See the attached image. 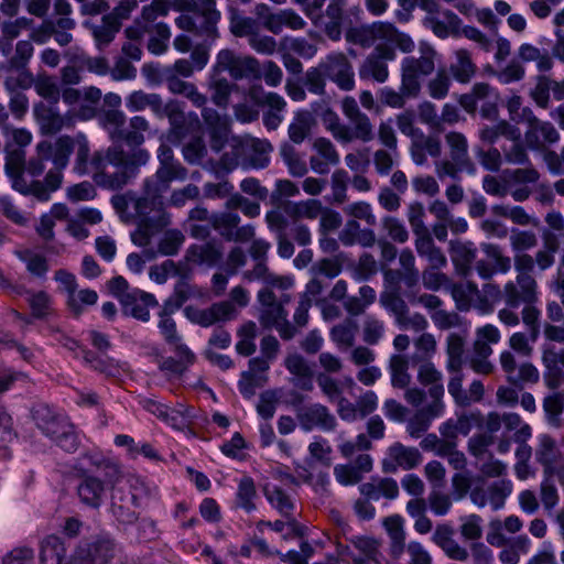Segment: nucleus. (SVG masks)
I'll return each mask as SVG.
<instances>
[{
  "label": "nucleus",
  "instance_id": "obj_39",
  "mask_svg": "<svg viewBox=\"0 0 564 564\" xmlns=\"http://www.w3.org/2000/svg\"><path fill=\"white\" fill-rule=\"evenodd\" d=\"M500 135L517 141L521 138V132L519 128L510 124L506 120H501L492 127L485 126L479 132L480 139L489 144H494Z\"/></svg>",
  "mask_w": 564,
  "mask_h": 564
},
{
  "label": "nucleus",
  "instance_id": "obj_40",
  "mask_svg": "<svg viewBox=\"0 0 564 564\" xmlns=\"http://www.w3.org/2000/svg\"><path fill=\"white\" fill-rule=\"evenodd\" d=\"M34 53L31 41H19L15 45L14 54L4 63L0 64V69L12 72L13 69H24Z\"/></svg>",
  "mask_w": 564,
  "mask_h": 564
},
{
  "label": "nucleus",
  "instance_id": "obj_19",
  "mask_svg": "<svg viewBox=\"0 0 564 564\" xmlns=\"http://www.w3.org/2000/svg\"><path fill=\"white\" fill-rule=\"evenodd\" d=\"M389 457L392 462L383 460L386 473H394L398 467L409 470L416 467L422 460V455L417 448L406 447L399 442L389 447Z\"/></svg>",
  "mask_w": 564,
  "mask_h": 564
},
{
  "label": "nucleus",
  "instance_id": "obj_28",
  "mask_svg": "<svg viewBox=\"0 0 564 564\" xmlns=\"http://www.w3.org/2000/svg\"><path fill=\"white\" fill-rule=\"evenodd\" d=\"M352 127H343L338 132V140L350 142L355 139L369 142L373 138L372 126L366 113L350 120Z\"/></svg>",
  "mask_w": 564,
  "mask_h": 564
},
{
  "label": "nucleus",
  "instance_id": "obj_59",
  "mask_svg": "<svg viewBox=\"0 0 564 564\" xmlns=\"http://www.w3.org/2000/svg\"><path fill=\"white\" fill-rule=\"evenodd\" d=\"M357 325L351 319H346L344 323L335 325L330 330L332 339L340 345L352 346L355 340V329Z\"/></svg>",
  "mask_w": 564,
  "mask_h": 564
},
{
  "label": "nucleus",
  "instance_id": "obj_61",
  "mask_svg": "<svg viewBox=\"0 0 564 564\" xmlns=\"http://www.w3.org/2000/svg\"><path fill=\"white\" fill-rule=\"evenodd\" d=\"M184 239L180 230H170L159 242L158 250L163 256H174L178 252Z\"/></svg>",
  "mask_w": 564,
  "mask_h": 564
},
{
  "label": "nucleus",
  "instance_id": "obj_27",
  "mask_svg": "<svg viewBox=\"0 0 564 564\" xmlns=\"http://www.w3.org/2000/svg\"><path fill=\"white\" fill-rule=\"evenodd\" d=\"M350 543L360 552L359 555H351L354 564H381L377 540L369 536H354Z\"/></svg>",
  "mask_w": 564,
  "mask_h": 564
},
{
  "label": "nucleus",
  "instance_id": "obj_45",
  "mask_svg": "<svg viewBox=\"0 0 564 564\" xmlns=\"http://www.w3.org/2000/svg\"><path fill=\"white\" fill-rule=\"evenodd\" d=\"M229 28L235 36H250L259 30L257 20L243 17L236 8L229 9Z\"/></svg>",
  "mask_w": 564,
  "mask_h": 564
},
{
  "label": "nucleus",
  "instance_id": "obj_8",
  "mask_svg": "<svg viewBox=\"0 0 564 564\" xmlns=\"http://www.w3.org/2000/svg\"><path fill=\"white\" fill-rule=\"evenodd\" d=\"M79 468H88L89 474L98 470L101 473L106 481L113 489L122 479V469L119 462L110 456L105 455L100 449H90L82 453L73 465L75 473H79Z\"/></svg>",
  "mask_w": 564,
  "mask_h": 564
},
{
  "label": "nucleus",
  "instance_id": "obj_41",
  "mask_svg": "<svg viewBox=\"0 0 564 564\" xmlns=\"http://www.w3.org/2000/svg\"><path fill=\"white\" fill-rule=\"evenodd\" d=\"M162 197L163 196H156L154 193H151L147 184L143 183V195L134 202V209L137 215L140 217V220L150 217V213L153 210L158 212V216L161 213H165L162 209Z\"/></svg>",
  "mask_w": 564,
  "mask_h": 564
},
{
  "label": "nucleus",
  "instance_id": "obj_7",
  "mask_svg": "<svg viewBox=\"0 0 564 564\" xmlns=\"http://www.w3.org/2000/svg\"><path fill=\"white\" fill-rule=\"evenodd\" d=\"M219 20L220 12L216 10V0H200L192 14L180 15L175 23L181 30L206 35L214 40L218 36L217 23Z\"/></svg>",
  "mask_w": 564,
  "mask_h": 564
},
{
  "label": "nucleus",
  "instance_id": "obj_34",
  "mask_svg": "<svg viewBox=\"0 0 564 564\" xmlns=\"http://www.w3.org/2000/svg\"><path fill=\"white\" fill-rule=\"evenodd\" d=\"M446 141L451 148V158L459 166L466 169L470 174L475 173V166L467 155V140L458 132H451L446 135Z\"/></svg>",
  "mask_w": 564,
  "mask_h": 564
},
{
  "label": "nucleus",
  "instance_id": "obj_30",
  "mask_svg": "<svg viewBox=\"0 0 564 564\" xmlns=\"http://www.w3.org/2000/svg\"><path fill=\"white\" fill-rule=\"evenodd\" d=\"M236 310L231 302L223 301L212 304L208 308L200 311L198 325L202 327H209L218 322H226L234 319Z\"/></svg>",
  "mask_w": 564,
  "mask_h": 564
},
{
  "label": "nucleus",
  "instance_id": "obj_32",
  "mask_svg": "<svg viewBox=\"0 0 564 564\" xmlns=\"http://www.w3.org/2000/svg\"><path fill=\"white\" fill-rule=\"evenodd\" d=\"M25 294L33 319H46L54 313L53 297L47 292L26 290Z\"/></svg>",
  "mask_w": 564,
  "mask_h": 564
},
{
  "label": "nucleus",
  "instance_id": "obj_46",
  "mask_svg": "<svg viewBox=\"0 0 564 564\" xmlns=\"http://www.w3.org/2000/svg\"><path fill=\"white\" fill-rule=\"evenodd\" d=\"M210 223L213 229L218 231L219 235L228 241L231 238L232 231L240 223V217L237 213L223 212L212 214Z\"/></svg>",
  "mask_w": 564,
  "mask_h": 564
},
{
  "label": "nucleus",
  "instance_id": "obj_13",
  "mask_svg": "<svg viewBox=\"0 0 564 564\" xmlns=\"http://www.w3.org/2000/svg\"><path fill=\"white\" fill-rule=\"evenodd\" d=\"M187 176V170L178 162L162 160L155 174L147 177L144 183L149 191L156 196H163L170 189L171 183L175 180L183 181Z\"/></svg>",
  "mask_w": 564,
  "mask_h": 564
},
{
  "label": "nucleus",
  "instance_id": "obj_29",
  "mask_svg": "<svg viewBox=\"0 0 564 564\" xmlns=\"http://www.w3.org/2000/svg\"><path fill=\"white\" fill-rule=\"evenodd\" d=\"M263 495L270 506L282 517L289 519L293 514L295 505L283 488L268 484L263 487Z\"/></svg>",
  "mask_w": 564,
  "mask_h": 564
},
{
  "label": "nucleus",
  "instance_id": "obj_48",
  "mask_svg": "<svg viewBox=\"0 0 564 564\" xmlns=\"http://www.w3.org/2000/svg\"><path fill=\"white\" fill-rule=\"evenodd\" d=\"M34 89L39 96L51 104H57L61 98V91L56 80L46 74H39L35 77Z\"/></svg>",
  "mask_w": 564,
  "mask_h": 564
},
{
  "label": "nucleus",
  "instance_id": "obj_33",
  "mask_svg": "<svg viewBox=\"0 0 564 564\" xmlns=\"http://www.w3.org/2000/svg\"><path fill=\"white\" fill-rule=\"evenodd\" d=\"M66 557V547L63 540L55 534L46 536L41 543V564H62Z\"/></svg>",
  "mask_w": 564,
  "mask_h": 564
},
{
  "label": "nucleus",
  "instance_id": "obj_3",
  "mask_svg": "<svg viewBox=\"0 0 564 564\" xmlns=\"http://www.w3.org/2000/svg\"><path fill=\"white\" fill-rule=\"evenodd\" d=\"M104 100L111 109L104 110L99 115V121L112 142H123L130 148L141 149L140 145L145 140L144 132L150 130L149 121L143 116H134L126 127V115L117 109L121 105L120 96L109 93Z\"/></svg>",
  "mask_w": 564,
  "mask_h": 564
},
{
  "label": "nucleus",
  "instance_id": "obj_37",
  "mask_svg": "<svg viewBox=\"0 0 564 564\" xmlns=\"http://www.w3.org/2000/svg\"><path fill=\"white\" fill-rule=\"evenodd\" d=\"M313 124L312 113L307 110L296 111L288 129V135L292 143L301 144L311 134Z\"/></svg>",
  "mask_w": 564,
  "mask_h": 564
},
{
  "label": "nucleus",
  "instance_id": "obj_64",
  "mask_svg": "<svg viewBox=\"0 0 564 564\" xmlns=\"http://www.w3.org/2000/svg\"><path fill=\"white\" fill-rule=\"evenodd\" d=\"M384 333L383 323L373 316H367L364 323L362 339L368 345H377Z\"/></svg>",
  "mask_w": 564,
  "mask_h": 564
},
{
  "label": "nucleus",
  "instance_id": "obj_12",
  "mask_svg": "<svg viewBox=\"0 0 564 564\" xmlns=\"http://www.w3.org/2000/svg\"><path fill=\"white\" fill-rule=\"evenodd\" d=\"M296 419L300 427L304 432H311L315 429L324 432L334 431L336 427V419L326 405L321 403H312L306 406H300L296 410Z\"/></svg>",
  "mask_w": 564,
  "mask_h": 564
},
{
  "label": "nucleus",
  "instance_id": "obj_15",
  "mask_svg": "<svg viewBox=\"0 0 564 564\" xmlns=\"http://www.w3.org/2000/svg\"><path fill=\"white\" fill-rule=\"evenodd\" d=\"M36 152L42 159L51 161L56 170H64L74 152L73 137L65 134L58 137L55 142L41 141L36 145Z\"/></svg>",
  "mask_w": 564,
  "mask_h": 564
},
{
  "label": "nucleus",
  "instance_id": "obj_47",
  "mask_svg": "<svg viewBox=\"0 0 564 564\" xmlns=\"http://www.w3.org/2000/svg\"><path fill=\"white\" fill-rule=\"evenodd\" d=\"M409 361L402 355H392L389 362L391 373V384L394 388L403 389L410 383V375L408 373Z\"/></svg>",
  "mask_w": 564,
  "mask_h": 564
},
{
  "label": "nucleus",
  "instance_id": "obj_44",
  "mask_svg": "<svg viewBox=\"0 0 564 564\" xmlns=\"http://www.w3.org/2000/svg\"><path fill=\"white\" fill-rule=\"evenodd\" d=\"M389 70L387 63L371 56L370 54L364 61L359 68L360 79H375L378 83H384L388 79Z\"/></svg>",
  "mask_w": 564,
  "mask_h": 564
},
{
  "label": "nucleus",
  "instance_id": "obj_25",
  "mask_svg": "<svg viewBox=\"0 0 564 564\" xmlns=\"http://www.w3.org/2000/svg\"><path fill=\"white\" fill-rule=\"evenodd\" d=\"M415 249L421 258L429 261L431 269L438 270L446 265V257L441 248L435 246L430 232L416 237Z\"/></svg>",
  "mask_w": 564,
  "mask_h": 564
},
{
  "label": "nucleus",
  "instance_id": "obj_18",
  "mask_svg": "<svg viewBox=\"0 0 564 564\" xmlns=\"http://www.w3.org/2000/svg\"><path fill=\"white\" fill-rule=\"evenodd\" d=\"M327 78L333 80L341 90H351L355 86L354 70L344 54L329 55L322 65Z\"/></svg>",
  "mask_w": 564,
  "mask_h": 564
},
{
  "label": "nucleus",
  "instance_id": "obj_10",
  "mask_svg": "<svg viewBox=\"0 0 564 564\" xmlns=\"http://www.w3.org/2000/svg\"><path fill=\"white\" fill-rule=\"evenodd\" d=\"M253 13L261 25L273 34H280L283 26L291 30H301L305 26V21L292 9H284L274 13L268 4L258 3Z\"/></svg>",
  "mask_w": 564,
  "mask_h": 564
},
{
  "label": "nucleus",
  "instance_id": "obj_17",
  "mask_svg": "<svg viewBox=\"0 0 564 564\" xmlns=\"http://www.w3.org/2000/svg\"><path fill=\"white\" fill-rule=\"evenodd\" d=\"M120 304L124 315L148 322L150 319L149 308L158 306L159 302L152 293L133 289L130 293L123 295Z\"/></svg>",
  "mask_w": 564,
  "mask_h": 564
},
{
  "label": "nucleus",
  "instance_id": "obj_9",
  "mask_svg": "<svg viewBox=\"0 0 564 564\" xmlns=\"http://www.w3.org/2000/svg\"><path fill=\"white\" fill-rule=\"evenodd\" d=\"M117 552V543L109 535H97L82 541L74 552L78 564H109Z\"/></svg>",
  "mask_w": 564,
  "mask_h": 564
},
{
  "label": "nucleus",
  "instance_id": "obj_53",
  "mask_svg": "<svg viewBox=\"0 0 564 564\" xmlns=\"http://www.w3.org/2000/svg\"><path fill=\"white\" fill-rule=\"evenodd\" d=\"M491 87L487 83H476L470 94H464L459 98V105L468 112L474 113L477 109V101L488 97Z\"/></svg>",
  "mask_w": 564,
  "mask_h": 564
},
{
  "label": "nucleus",
  "instance_id": "obj_38",
  "mask_svg": "<svg viewBox=\"0 0 564 564\" xmlns=\"http://www.w3.org/2000/svg\"><path fill=\"white\" fill-rule=\"evenodd\" d=\"M464 351L465 336L451 333L446 338L447 370L449 372H459L462 370Z\"/></svg>",
  "mask_w": 564,
  "mask_h": 564
},
{
  "label": "nucleus",
  "instance_id": "obj_5",
  "mask_svg": "<svg viewBox=\"0 0 564 564\" xmlns=\"http://www.w3.org/2000/svg\"><path fill=\"white\" fill-rule=\"evenodd\" d=\"M517 271V284L508 282L505 285V302L510 307H519L522 303L536 301V281L532 276L535 262L528 253H516L513 258Z\"/></svg>",
  "mask_w": 564,
  "mask_h": 564
},
{
  "label": "nucleus",
  "instance_id": "obj_42",
  "mask_svg": "<svg viewBox=\"0 0 564 564\" xmlns=\"http://www.w3.org/2000/svg\"><path fill=\"white\" fill-rule=\"evenodd\" d=\"M542 360L545 367L543 373L545 386L551 390L558 389L564 383V371L558 366L560 362L551 354V350L543 352Z\"/></svg>",
  "mask_w": 564,
  "mask_h": 564
},
{
  "label": "nucleus",
  "instance_id": "obj_16",
  "mask_svg": "<svg viewBox=\"0 0 564 564\" xmlns=\"http://www.w3.org/2000/svg\"><path fill=\"white\" fill-rule=\"evenodd\" d=\"M345 0H329L325 12L321 10L317 17L311 20L315 26L322 29L330 40H339L344 22Z\"/></svg>",
  "mask_w": 564,
  "mask_h": 564
},
{
  "label": "nucleus",
  "instance_id": "obj_35",
  "mask_svg": "<svg viewBox=\"0 0 564 564\" xmlns=\"http://www.w3.org/2000/svg\"><path fill=\"white\" fill-rule=\"evenodd\" d=\"M558 456V451L555 441L550 435H542L540 437L539 446L535 451V458L538 463L543 466L544 475H554V464Z\"/></svg>",
  "mask_w": 564,
  "mask_h": 564
},
{
  "label": "nucleus",
  "instance_id": "obj_62",
  "mask_svg": "<svg viewBox=\"0 0 564 564\" xmlns=\"http://www.w3.org/2000/svg\"><path fill=\"white\" fill-rule=\"evenodd\" d=\"M382 227L387 231L388 236L395 242L404 243L409 239V232L404 224L395 217H383Z\"/></svg>",
  "mask_w": 564,
  "mask_h": 564
},
{
  "label": "nucleus",
  "instance_id": "obj_21",
  "mask_svg": "<svg viewBox=\"0 0 564 564\" xmlns=\"http://www.w3.org/2000/svg\"><path fill=\"white\" fill-rule=\"evenodd\" d=\"M142 72L149 77L164 83L172 94L186 95L192 83L181 79L171 67L161 68L159 64H144Z\"/></svg>",
  "mask_w": 564,
  "mask_h": 564
},
{
  "label": "nucleus",
  "instance_id": "obj_54",
  "mask_svg": "<svg viewBox=\"0 0 564 564\" xmlns=\"http://www.w3.org/2000/svg\"><path fill=\"white\" fill-rule=\"evenodd\" d=\"M512 492V482L500 479L488 487V497L494 510H499L505 506L506 498Z\"/></svg>",
  "mask_w": 564,
  "mask_h": 564
},
{
  "label": "nucleus",
  "instance_id": "obj_58",
  "mask_svg": "<svg viewBox=\"0 0 564 564\" xmlns=\"http://www.w3.org/2000/svg\"><path fill=\"white\" fill-rule=\"evenodd\" d=\"M207 149L202 137H195L183 147V156L189 164H198L206 156Z\"/></svg>",
  "mask_w": 564,
  "mask_h": 564
},
{
  "label": "nucleus",
  "instance_id": "obj_1",
  "mask_svg": "<svg viewBox=\"0 0 564 564\" xmlns=\"http://www.w3.org/2000/svg\"><path fill=\"white\" fill-rule=\"evenodd\" d=\"M73 140L76 152L75 170L86 173L90 166L94 182L105 189L119 191L130 184L139 175L140 167L150 159L144 149L124 150L121 142H113L105 153L96 151L89 160L90 147L86 135L77 133Z\"/></svg>",
  "mask_w": 564,
  "mask_h": 564
},
{
  "label": "nucleus",
  "instance_id": "obj_63",
  "mask_svg": "<svg viewBox=\"0 0 564 564\" xmlns=\"http://www.w3.org/2000/svg\"><path fill=\"white\" fill-rule=\"evenodd\" d=\"M232 87L234 85H231L226 78L216 79L210 86L213 89V102L220 108H226L229 104Z\"/></svg>",
  "mask_w": 564,
  "mask_h": 564
},
{
  "label": "nucleus",
  "instance_id": "obj_49",
  "mask_svg": "<svg viewBox=\"0 0 564 564\" xmlns=\"http://www.w3.org/2000/svg\"><path fill=\"white\" fill-rule=\"evenodd\" d=\"M543 410L551 425L561 426L560 416L564 412V392H554L543 400Z\"/></svg>",
  "mask_w": 564,
  "mask_h": 564
},
{
  "label": "nucleus",
  "instance_id": "obj_60",
  "mask_svg": "<svg viewBox=\"0 0 564 564\" xmlns=\"http://www.w3.org/2000/svg\"><path fill=\"white\" fill-rule=\"evenodd\" d=\"M425 210L420 202L411 203L408 210V220L416 237L430 232L429 228L424 225Z\"/></svg>",
  "mask_w": 564,
  "mask_h": 564
},
{
  "label": "nucleus",
  "instance_id": "obj_2",
  "mask_svg": "<svg viewBox=\"0 0 564 564\" xmlns=\"http://www.w3.org/2000/svg\"><path fill=\"white\" fill-rule=\"evenodd\" d=\"M31 419L36 429L62 451L73 454L79 448L80 438L75 424L54 406L36 403L31 409Z\"/></svg>",
  "mask_w": 564,
  "mask_h": 564
},
{
  "label": "nucleus",
  "instance_id": "obj_57",
  "mask_svg": "<svg viewBox=\"0 0 564 564\" xmlns=\"http://www.w3.org/2000/svg\"><path fill=\"white\" fill-rule=\"evenodd\" d=\"M416 96H411L405 93L403 89V78L401 77V86L400 91L394 90L391 87H383L379 93V99L381 104L392 107V108H402L405 105L406 98H415Z\"/></svg>",
  "mask_w": 564,
  "mask_h": 564
},
{
  "label": "nucleus",
  "instance_id": "obj_24",
  "mask_svg": "<svg viewBox=\"0 0 564 564\" xmlns=\"http://www.w3.org/2000/svg\"><path fill=\"white\" fill-rule=\"evenodd\" d=\"M360 494L369 500H379L381 497L395 499L399 495L398 482L393 478H380L378 481L365 482L359 487Z\"/></svg>",
  "mask_w": 564,
  "mask_h": 564
},
{
  "label": "nucleus",
  "instance_id": "obj_26",
  "mask_svg": "<svg viewBox=\"0 0 564 564\" xmlns=\"http://www.w3.org/2000/svg\"><path fill=\"white\" fill-rule=\"evenodd\" d=\"M170 224V215L161 213L156 217H147L141 219L138 226V232L132 235V241L134 245L145 247L150 242L151 236L155 231H160Z\"/></svg>",
  "mask_w": 564,
  "mask_h": 564
},
{
  "label": "nucleus",
  "instance_id": "obj_36",
  "mask_svg": "<svg viewBox=\"0 0 564 564\" xmlns=\"http://www.w3.org/2000/svg\"><path fill=\"white\" fill-rule=\"evenodd\" d=\"M34 115L44 133L55 134L64 127L63 117L52 107L40 102L34 107Z\"/></svg>",
  "mask_w": 564,
  "mask_h": 564
},
{
  "label": "nucleus",
  "instance_id": "obj_22",
  "mask_svg": "<svg viewBox=\"0 0 564 564\" xmlns=\"http://www.w3.org/2000/svg\"><path fill=\"white\" fill-rule=\"evenodd\" d=\"M259 499L257 486L252 477L243 476L238 480L232 509L252 513L257 510Z\"/></svg>",
  "mask_w": 564,
  "mask_h": 564
},
{
  "label": "nucleus",
  "instance_id": "obj_52",
  "mask_svg": "<svg viewBox=\"0 0 564 564\" xmlns=\"http://www.w3.org/2000/svg\"><path fill=\"white\" fill-rule=\"evenodd\" d=\"M98 294L95 290L84 289L75 291L67 296V306L76 316L83 313L84 305H94L97 303Z\"/></svg>",
  "mask_w": 564,
  "mask_h": 564
},
{
  "label": "nucleus",
  "instance_id": "obj_50",
  "mask_svg": "<svg viewBox=\"0 0 564 564\" xmlns=\"http://www.w3.org/2000/svg\"><path fill=\"white\" fill-rule=\"evenodd\" d=\"M20 259L25 263L28 272L33 276L43 279L50 270L48 261L43 254L26 250L20 254Z\"/></svg>",
  "mask_w": 564,
  "mask_h": 564
},
{
  "label": "nucleus",
  "instance_id": "obj_4",
  "mask_svg": "<svg viewBox=\"0 0 564 564\" xmlns=\"http://www.w3.org/2000/svg\"><path fill=\"white\" fill-rule=\"evenodd\" d=\"M126 107L131 112L142 111L149 107L156 117H166L171 126L170 137L177 141H181L187 134L183 104L177 100H169L164 105L160 95L135 90L127 97Z\"/></svg>",
  "mask_w": 564,
  "mask_h": 564
},
{
  "label": "nucleus",
  "instance_id": "obj_20",
  "mask_svg": "<svg viewBox=\"0 0 564 564\" xmlns=\"http://www.w3.org/2000/svg\"><path fill=\"white\" fill-rule=\"evenodd\" d=\"M451 258L457 274L468 278L473 272V263L477 256V248L471 241H451Z\"/></svg>",
  "mask_w": 564,
  "mask_h": 564
},
{
  "label": "nucleus",
  "instance_id": "obj_11",
  "mask_svg": "<svg viewBox=\"0 0 564 564\" xmlns=\"http://www.w3.org/2000/svg\"><path fill=\"white\" fill-rule=\"evenodd\" d=\"M79 482L76 488L77 497L84 506L97 510L104 502V496L110 484L106 478H99L89 474L88 468H79V473H75Z\"/></svg>",
  "mask_w": 564,
  "mask_h": 564
},
{
  "label": "nucleus",
  "instance_id": "obj_43",
  "mask_svg": "<svg viewBox=\"0 0 564 564\" xmlns=\"http://www.w3.org/2000/svg\"><path fill=\"white\" fill-rule=\"evenodd\" d=\"M454 78L463 84L468 83L476 73V65L473 63L467 50L456 52V63L451 66Z\"/></svg>",
  "mask_w": 564,
  "mask_h": 564
},
{
  "label": "nucleus",
  "instance_id": "obj_23",
  "mask_svg": "<svg viewBox=\"0 0 564 564\" xmlns=\"http://www.w3.org/2000/svg\"><path fill=\"white\" fill-rule=\"evenodd\" d=\"M186 259L196 264L215 267L223 260V247L212 241L192 245L186 251Z\"/></svg>",
  "mask_w": 564,
  "mask_h": 564
},
{
  "label": "nucleus",
  "instance_id": "obj_6",
  "mask_svg": "<svg viewBox=\"0 0 564 564\" xmlns=\"http://www.w3.org/2000/svg\"><path fill=\"white\" fill-rule=\"evenodd\" d=\"M420 57L408 56L401 63L403 89L411 96L421 91L420 77L431 75L435 69L436 51L427 43H420Z\"/></svg>",
  "mask_w": 564,
  "mask_h": 564
},
{
  "label": "nucleus",
  "instance_id": "obj_51",
  "mask_svg": "<svg viewBox=\"0 0 564 564\" xmlns=\"http://www.w3.org/2000/svg\"><path fill=\"white\" fill-rule=\"evenodd\" d=\"M538 245L536 235L531 230L511 229L510 246L516 253H525Z\"/></svg>",
  "mask_w": 564,
  "mask_h": 564
},
{
  "label": "nucleus",
  "instance_id": "obj_31",
  "mask_svg": "<svg viewBox=\"0 0 564 564\" xmlns=\"http://www.w3.org/2000/svg\"><path fill=\"white\" fill-rule=\"evenodd\" d=\"M444 15L447 22L441 21L436 17H427L425 24L429 25L433 33L440 39H446L449 35L459 36V28L462 25L460 18L451 10H446Z\"/></svg>",
  "mask_w": 564,
  "mask_h": 564
},
{
  "label": "nucleus",
  "instance_id": "obj_14",
  "mask_svg": "<svg viewBox=\"0 0 564 564\" xmlns=\"http://www.w3.org/2000/svg\"><path fill=\"white\" fill-rule=\"evenodd\" d=\"M217 61L234 79L256 78L260 74L259 62L254 57L238 56L230 50H221Z\"/></svg>",
  "mask_w": 564,
  "mask_h": 564
},
{
  "label": "nucleus",
  "instance_id": "obj_56",
  "mask_svg": "<svg viewBox=\"0 0 564 564\" xmlns=\"http://www.w3.org/2000/svg\"><path fill=\"white\" fill-rule=\"evenodd\" d=\"M381 304L391 314L394 315L397 324H399L409 313L405 301L397 293H388L381 296Z\"/></svg>",
  "mask_w": 564,
  "mask_h": 564
},
{
  "label": "nucleus",
  "instance_id": "obj_55",
  "mask_svg": "<svg viewBox=\"0 0 564 564\" xmlns=\"http://www.w3.org/2000/svg\"><path fill=\"white\" fill-rule=\"evenodd\" d=\"M265 381L267 377L242 371L238 381V390L245 399L250 400L256 395L257 389L263 387Z\"/></svg>",
  "mask_w": 564,
  "mask_h": 564
}]
</instances>
